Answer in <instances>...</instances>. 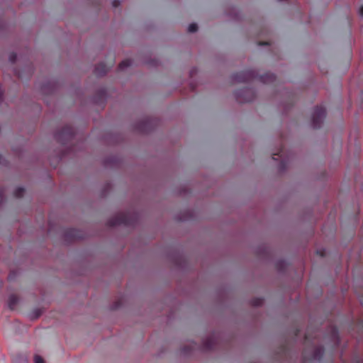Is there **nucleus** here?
<instances>
[{"label":"nucleus","instance_id":"24","mask_svg":"<svg viewBox=\"0 0 363 363\" xmlns=\"http://www.w3.org/2000/svg\"><path fill=\"white\" fill-rule=\"evenodd\" d=\"M3 99V92H0V102L2 101Z\"/></svg>","mask_w":363,"mask_h":363},{"label":"nucleus","instance_id":"13","mask_svg":"<svg viewBox=\"0 0 363 363\" xmlns=\"http://www.w3.org/2000/svg\"><path fill=\"white\" fill-rule=\"evenodd\" d=\"M263 301L261 298H255L252 300V304L255 306H259L262 305Z\"/></svg>","mask_w":363,"mask_h":363},{"label":"nucleus","instance_id":"8","mask_svg":"<svg viewBox=\"0 0 363 363\" xmlns=\"http://www.w3.org/2000/svg\"><path fill=\"white\" fill-rule=\"evenodd\" d=\"M67 240H74L81 238L80 232L74 228H70L65 232Z\"/></svg>","mask_w":363,"mask_h":363},{"label":"nucleus","instance_id":"10","mask_svg":"<svg viewBox=\"0 0 363 363\" xmlns=\"http://www.w3.org/2000/svg\"><path fill=\"white\" fill-rule=\"evenodd\" d=\"M203 347L206 350H211L214 349V340L212 338L206 340L203 342Z\"/></svg>","mask_w":363,"mask_h":363},{"label":"nucleus","instance_id":"17","mask_svg":"<svg viewBox=\"0 0 363 363\" xmlns=\"http://www.w3.org/2000/svg\"><path fill=\"white\" fill-rule=\"evenodd\" d=\"M16 59H17V55L15 52H11L9 55V61L11 63H14L16 62Z\"/></svg>","mask_w":363,"mask_h":363},{"label":"nucleus","instance_id":"27","mask_svg":"<svg viewBox=\"0 0 363 363\" xmlns=\"http://www.w3.org/2000/svg\"><path fill=\"white\" fill-rule=\"evenodd\" d=\"M9 280H11V279H12V274H11H11H9Z\"/></svg>","mask_w":363,"mask_h":363},{"label":"nucleus","instance_id":"6","mask_svg":"<svg viewBox=\"0 0 363 363\" xmlns=\"http://www.w3.org/2000/svg\"><path fill=\"white\" fill-rule=\"evenodd\" d=\"M324 354V348L321 346L315 347L313 348L312 354L310 357L307 356L306 350L304 352V358L308 359L311 361H320Z\"/></svg>","mask_w":363,"mask_h":363},{"label":"nucleus","instance_id":"9","mask_svg":"<svg viewBox=\"0 0 363 363\" xmlns=\"http://www.w3.org/2000/svg\"><path fill=\"white\" fill-rule=\"evenodd\" d=\"M18 298L14 295V294H12L9 296V307L11 310H13L17 303H18Z\"/></svg>","mask_w":363,"mask_h":363},{"label":"nucleus","instance_id":"2","mask_svg":"<svg viewBox=\"0 0 363 363\" xmlns=\"http://www.w3.org/2000/svg\"><path fill=\"white\" fill-rule=\"evenodd\" d=\"M134 223L133 218L129 213H120L109 219L107 224L110 227H113L119 225H124L126 226L133 225Z\"/></svg>","mask_w":363,"mask_h":363},{"label":"nucleus","instance_id":"26","mask_svg":"<svg viewBox=\"0 0 363 363\" xmlns=\"http://www.w3.org/2000/svg\"><path fill=\"white\" fill-rule=\"evenodd\" d=\"M308 334H306V335H305V340L308 341Z\"/></svg>","mask_w":363,"mask_h":363},{"label":"nucleus","instance_id":"7","mask_svg":"<svg viewBox=\"0 0 363 363\" xmlns=\"http://www.w3.org/2000/svg\"><path fill=\"white\" fill-rule=\"evenodd\" d=\"M114 62H112L109 66H107L105 63L101 62L98 64L94 69V74L97 77H102L105 75L109 69L113 65Z\"/></svg>","mask_w":363,"mask_h":363},{"label":"nucleus","instance_id":"4","mask_svg":"<svg viewBox=\"0 0 363 363\" xmlns=\"http://www.w3.org/2000/svg\"><path fill=\"white\" fill-rule=\"evenodd\" d=\"M235 95L237 101L240 103L251 102L255 98L254 90L248 87L237 90Z\"/></svg>","mask_w":363,"mask_h":363},{"label":"nucleus","instance_id":"20","mask_svg":"<svg viewBox=\"0 0 363 363\" xmlns=\"http://www.w3.org/2000/svg\"><path fill=\"white\" fill-rule=\"evenodd\" d=\"M286 166V162L284 160H281L280 163V169H284Z\"/></svg>","mask_w":363,"mask_h":363},{"label":"nucleus","instance_id":"16","mask_svg":"<svg viewBox=\"0 0 363 363\" xmlns=\"http://www.w3.org/2000/svg\"><path fill=\"white\" fill-rule=\"evenodd\" d=\"M34 362L35 363H45V361L40 356L36 354L34 357Z\"/></svg>","mask_w":363,"mask_h":363},{"label":"nucleus","instance_id":"1","mask_svg":"<svg viewBox=\"0 0 363 363\" xmlns=\"http://www.w3.org/2000/svg\"><path fill=\"white\" fill-rule=\"evenodd\" d=\"M255 79L264 84H272L276 81V76L270 72L258 75L253 69H246L233 75V79L237 82H248Z\"/></svg>","mask_w":363,"mask_h":363},{"label":"nucleus","instance_id":"3","mask_svg":"<svg viewBox=\"0 0 363 363\" xmlns=\"http://www.w3.org/2000/svg\"><path fill=\"white\" fill-rule=\"evenodd\" d=\"M74 137V130L71 125L64 126L60 131L55 134V140L62 144L66 145L72 140Z\"/></svg>","mask_w":363,"mask_h":363},{"label":"nucleus","instance_id":"19","mask_svg":"<svg viewBox=\"0 0 363 363\" xmlns=\"http://www.w3.org/2000/svg\"><path fill=\"white\" fill-rule=\"evenodd\" d=\"M121 1L119 0H113L112 1V6L115 8H117L120 6Z\"/></svg>","mask_w":363,"mask_h":363},{"label":"nucleus","instance_id":"23","mask_svg":"<svg viewBox=\"0 0 363 363\" xmlns=\"http://www.w3.org/2000/svg\"><path fill=\"white\" fill-rule=\"evenodd\" d=\"M259 45H268V43L267 42H259Z\"/></svg>","mask_w":363,"mask_h":363},{"label":"nucleus","instance_id":"12","mask_svg":"<svg viewBox=\"0 0 363 363\" xmlns=\"http://www.w3.org/2000/svg\"><path fill=\"white\" fill-rule=\"evenodd\" d=\"M25 193V189L23 187H18L17 188L14 192H13V195L16 198H18V199H20V198H22L23 196V194Z\"/></svg>","mask_w":363,"mask_h":363},{"label":"nucleus","instance_id":"28","mask_svg":"<svg viewBox=\"0 0 363 363\" xmlns=\"http://www.w3.org/2000/svg\"><path fill=\"white\" fill-rule=\"evenodd\" d=\"M40 315V313H38L35 315V318H38Z\"/></svg>","mask_w":363,"mask_h":363},{"label":"nucleus","instance_id":"22","mask_svg":"<svg viewBox=\"0 0 363 363\" xmlns=\"http://www.w3.org/2000/svg\"><path fill=\"white\" fill-rule=\"evenodd\" d=\"M359 15L363 17V6L359 9Z\"/></svg>","mask_w":363,"mask_h":363},{"label":"nucleus","instance_id":"18","mask_svg":"<svg viewBox=\"0 0 363 363\" xmlns=\"http://www.w3.org/2000/svg\"><path fill=\"white\" fill-rule=\"evenodd\" d=\"M283 154H284V147H281V149L279 150V152L273 154L272 158H273V160H277V158L274 157L275 155H278L280 157H283Z\"/></svg>","mask_w":363,"mask_h":363},{"label":"nucleus","instance_id":"25","mask_svg":"<svg viewBox=\"0 0 363 363\" xmlns=\"http://www.w3.org/2000/svg\"><path fill=\"white\" fill-rule=\"evenodd\" d=\"M3 162V157L0 155V164Z\"/></svg>","mask_w":363,"mask_h":363},{"label":"nucleus","instance_id":"11","mask_svg":"<svg viewBox=\"0 0 363 363\" xmlns=\"http://www.w3.org/2000/svg\"><path fill=\"white\" fill-rule=\"evenodd\" d=\"M132 60L130 59H126L123 60L118 65V69L120 71H123L125 68L128 67L132 65Z\"/></svg>","mask_w":363,"mask_h":363},{"label":"nucleus","instance_id":"14","mask_svg":"<svg viewBox=\"0 0 363 363\" xmlns=\"http://www.w3.org/2000/svg\"><path fill=\"white\" fill-rule=\"evenodd\" d=\"M198 30V26L196 23H191L189 27H188V31L189 33H194L196 31H197Z\"/></svg>","mask_w":363,"mask_h":363},{"label":"nucleus","instance_id":"15","mask_svg":"<svg viewBox=\"0 0 363 363\" xmlns=\"http://www.w3.org/2000/svg\"><path fill=\"white\" fill-rule=\"evenodd\" d=\"M332 335H333V337L337 340V342H339V337H338V331H337V329L336 328H333L332 329Z\"/></svg>","mask_w":363,"mask_h":363},{"label":"nucleus","instance_id":"5","mask_svg":"<svg viewBox=\"0 0 363 363\" xmlns=\"http://www.w3.org/2000/svg\"><path fill=\"white\" fill-rule=\"evenodd\" d=\"M325 117V108L323 106H316L312 113V125L314 129L320 128Z\"/></svg>","mask_w":363,"mask_h":363},{"label":"nucleus","instance_id":"29","mask_svg":"<svg viewBox=\"0 0 363 363\" xmlns=\"http://www.w3.org/2000/svg\"><path fill=\"white\" fill-rule=\"evenodd\" d=\"M1 28V23H0V28Z\"/></svg>","mask_w":363,"mask_h":363},{"label":"nucleus","instance_id":"21","mask_svg":"<svg viewBox=\"0 0 363 363\" xmlns=\"http://www.w3.org/2000/svg\"><path fill=\"white\" fill-rule=\"evenodd\" d=\"M316 253H317V255H320V257H324L325 254V252L323 250H317Z\"/></svg>","mask_w":363,"mask_h":363}]
</instances>
